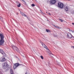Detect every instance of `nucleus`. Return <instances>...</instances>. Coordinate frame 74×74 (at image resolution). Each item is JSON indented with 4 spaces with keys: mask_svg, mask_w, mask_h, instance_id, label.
I'll return each mask as SVG.
<instances>
[{
    "mask_svg": "<svg viewBox=\"0 0 74 74\" xmlns=\"http://www.w3.org/2000/svg\"><path fill=\"white\" fill-rule=\"evenodd\" d=\"M0 45H3V44L4 42V34L2 33L0 34Z\"/></svg>",
    "mask_w": 74,
    "mask_h": 74,
    "instance_id": "obj_1",
    "label": "nucleus"
},
{
    "mask_svg": "<svg viewBox=\"0 0 74 74\" xmlns=\"http://www.w3.org/2000/svg\"><path fill=\"white\" fill-rule=\"evenodd\" d=\"M2 68L3 69H5L6 68H8L9 67V65H8L7 63L5 62L2 64Z\"/></svg>",
    "mask_w": 74,
    "mask_h": 74,
    "instance_id": "obj_2",
    "label": "nucleus"
},
{
    "mask_svg": "<svg viewBox=\"0 0 74 74\" xmlns=\"http://www.w3.org/2000/svg\"><path fill=\"white\" fill-rule=\"evenodd\" d=\"M64 5L61 2H59L58 3V7L60 8H63Z\"/></svg>",
    "mask_w": 74,
    "mask_h": 74,
    "instance_id": "obj_3",
    "label": "nucleus"
},
{
    "mask_svg": "<svg viewBox=\"0 0 74 74\" xmlns=\"http://www.w3.org/2000/svg\"><path fill=\"white\" fill-rule=\"evenodd\" d=\"M56 0H51L50 1V3L51 5H55L56 3Z\"/></svg>",
    "mask_w": 74,
    "mask_h": 74,
    "instance_id": "obj_4",
    "label": "nucleus"
},
{
    "mask_svg": "<svg viewBox=\"0 0 74 74\" xmlns=\"http://www.w3.org/2000/svg\"><path fill=\"white\" fill-rule=\"evenodd\" d=\"M67 36L69 38H72L73 39H74V37L73 36L72 34H71L70 33H69L67 34Z\"/></svg>",
    "mask_w": 74,
    "mask_h": 74,
    "instance_id": "obj_5",
    "label": "nucleus"
},
{
    "mask_svg": "<svg viewBox=\"0 0 74 74\" xmlns=\"http://www.w3.org/2000/svg\"><path fill=\"white\" fill-rule=\"evenodd\" d=\"M20 64L19 63H16L14 64L13 68L14 69H16L17 68V67L19 66Z\"/></svg>",
    "mask_w": 74,
    "mask_h": 74,
    "instance_id": "obj_6",
    "label": "nucleus"
},
{
    "mask_svg": "<svg viewBox=\"0 0 74 74\" xmlns=\"http://www.w3.org/2000/svg\"><path fill=\"white\" fill-rule=\"evenodd\" d=\"M0 52L1 53V54H3L4 56H5V53H4L3 50L2 49H1Z\"/></svg>",
    "mask_w": 74,
    "mask_h": 74,
    "instance_id": "obj_7",
    "label": "nucleus"
},
{
    "mask_svg": "<svg viewBox=\"0 0 74 74\" xmlns=\"http://www.w3.org/2000/svg\"><path fill=\"white\" fill-rule=\"evenodd\" d=\"M10 74H14V71L12 69V68H10Z\"/></svg>",
    "mask_w": 74,
    "mask_h": 74,
    "instance_id": "obj_8",
    "label": "nucleus"
},
{
    "mask_svg": "<svg viewBox=\"0 0 74 74\" xmlns=\"http://www.w3.org/2000/svg\"><path fill=\"white\" fill-rule=\"evenodd\" d=\"M65 10L66 11H68V8L67 7V6H66L65 8Z\"/></svg>",
    "mask_w": 74,
    "mask_h": 74,
    "instance_id": "obj_9",
    "label": "nucleus"
},
{
    "mask_svg": "<svg viewBox=\"0 0 74 74\" xmlns=\"http://www.w3.org/2000/svg\"><path fill=\"white\" fill-rule=\"evenodd\" d=\"M42 45L43 47H44V48H46V47H47V46H46V45H45V44L43 43H42Z\"/></svg>",
    "mask_w": 74,
    "mask_h": 74,
    "instance_id": "obj_10",
    "label": "nucleus"
},
{
    "mask_svg": "<svg viewBox=\"0 0 74 74\" xmlns=\"http://www.w3.org/2000/svg\"><path fill=\"white\" fill-rule=\"evenodd\" d=\"M6 60H5V58H4V57H3L2 60V62H4V61H5Z\"/></svg>",
    "mask_w": 74,
    "mask_h": 74,
    "instance_id": "obj_11",
    "label": "nucleus"
},
{
    "mask_svg": "<svg viewBox=\"0 0 74 74\" xmlns=\"http://www.w3.org/2000/svg\"><path fill=\"white\" fill-rule=\"evenodd\" d=\"M46 31L47 33H48V32H50V31H49L48 29H46Z\"/></svg>",
    "mask_w": 74,
    "mask_h": 74,
    "instance_id": "obj_12",
    "label": "nucleus"
},
{
    "mask_svg": "<svg viewBox=\"0 0 74 74\" xmlns=\"http://www.w3.org/2000/svg\"><path fill=\"white\" fill-rule=\"evenodd\" d=\"M55 27H56L57 28H58V29H59V28H60V27H59L58 26H55L54 25Z\"/></svg>",
    "mask_w": 74,
    "mask_h": 74,
    "instance_id": "obj_13",
    "label": "nucleus"
},
{
    "mask_svg": "<svg viewBox=\"0 0 74 74\" xmlns=\"http://www.w3.org/2000/svg\"><path fill=\"white\" fill-rule=\"evenodd\" d=\"M18 7H21V3H19L18 5H17Z\"/></svg>",
    "mask_w": 74,
    "mask_h": 74,
    "instance_id": "obj_14",
    "label": "nucleus"
},
{
    "mask_svg": "<svg viewBox=\"0 0 74 74\" xmlns=\"http://www.w3.org/2000/svg\"><path fill=\"white\" fill-rule=\"evenodd\" d=\"M15 48L16 49V50L17 51H18V48L17 47H15Z\"/></svg>",
    "mask_w": 74,
    "mask_h": 74,
    "instance_id": "obj_15",
    "label": "nucleus"
},
{
    "mask_svg": "<svg viewBox=\"0 0 74 74\" xmlns=\"http://www.w3.org/2000/svg\"><path fill=\"white\" fill-rule=\"evenodd\" d=\"M59 19L60 21H61V22H63V20L61 19Z\"/></svg>",
    "mask_w": 74,
    "mask_h": 74,
    "instance_id": "obj_16",
    "label": "nucleus"
},
{
    "mask_svg": "<svg viewBox=\"0 0 74 74\" xmlns=\"http://www.w3.org/2000/svg\"><path fill=\"white\" fill-rule=\"evenodd\" d=\"M40 58H41V59H44V57H43V56H41Z\"/></svg>",
    "mask_w": 74,
    "mask_h": 74,
    "instance_id": "obj_17",
    "label": "nucleus"
},
{
    "mask_svg": "<svg viewBox=\"0 0 74 74\" xmlns=\"http://www.w3.org/2000/svg\"><path fill=\"white\" fill-rule=\"evenodd\" d=\"M32 7H34V6H35V5H34V4H32Z\"/></svg>",
    "mask_w": 74,
    "mask_h": 74,
    "instance_id": "obj_18",
    "label": "nucleus"
},
{
    "mask_svg": "<svg viewBox=\"0 0 74 74\" xmlns=\"http://www.w3.org/2000/svg\"><path fill=\"white\" fill-rule=\"evenodd\" d=\"M21 14H22V16H24V15L25 14H24V13H21Z\"/></svg>",
    "mask_w": 74,
    "mask_h": 74,
    "instance_id": "obj_19",
    "label": "nucleus"
},
{
    "mask_svg": "<svg viewBox=\"0 0 74 74\" xmlns=\"http://www.w3.org/2000/svg\"><path fill=\"white\" fill-rule=\"evenodd\" d=\"M24 16H25V17H26V16H26V14H24Z\"/></svg>",
    "mask_w": 74,
    "mask_h": 74,
    "instance_id": "obj_20",
    "label": "nucleus"
},
{
    "mask_svg": "<svg viewBox=\"0 0 74 74\" xmlns=\"http://www.w3.org/2000/svg\"><path fill=\"white\" fill-rule=\"evenodd\" d=\"M16 3H17V4H18V3H19L18 2H16Z\"/></svg>",
    "mask_w": 74,
    "mask_h": 74,
    "instance_id": "obj_21",
    "label": "nucleus"
},
{
    "mask_svg": "<svg viewBox=\"0 0 74 74\" xmlns=\"http://www.w3.org/2000/svg\"><path fill=\"white\" fill-rule=\"evenodd\" d=\"M72 32L73 33H74V31H72Z\"/></svg>",
    "mask_w": 74,
    "mask_h": 74,
    "instance_id": "obj_22",
    "label": "nucleus"
},
{
    "mask_svg": "<svg viewBox=\"0 0 74 74\" xmlns=\"http://www.w3.org/2000/svg\"><path fill=\"white\" fill-rule=\"evenodd\" d=\"M72 47L73 48V49H74V46H72Z\"/></svg>",
    "mask_w": 74,
    "mask_h": 74,
    "instance_id": "obj_23",
    "label": "nucleus"
},
{
    "mask_svg": "<svg viewBox=\"0 0 74 74\" xmlns=\"http://www.w3.org/2000/svg\"><path fill=\"white\" fill-rule=\"evenodd\" d=\"M72 24H73V25H74V23H72Z\"/></svg>",
    "mask_w": 74,
    "mask_h": 74,
    "instance_id": "obj_24",
    "label": "nucleus"
},
{
    "mask_svg": "<svg viewBox=\"0 0 74 74\" xmlns=\"http://www.w3.org/2000/svg\"><path fill=\"white\" fill-rule=\"evenodd\" d=\"M49 15H51V14H50V13H49Z\"/></svg>",
    "mask_w": 74,
    "mask_h": 74,
    "instance_id": "obj_25",
    "label": "nucleus"
},
{
    "mask_svg": "<svg viewBox=\"0 0 74 74\" xmlns=\"http://www.w3.org/2000/svg\"><path fill=\"white\" fill-rule=\"evenodd\" d=\"M20 13L22 14V12H21Z\"/></svg>",
    "mask_w": 74,
    "mask_h": 74,
    "instance_id": "obj_26",
    "label": "nucleus"
},
{
    "mask_svg": "<svg viewBox=\"0 0 74 74\" xmlns=\"http://www.w3.org/2000/svg\"><path fill=\"white\" fill-rule=\"evenodd\" d=\"M1 74H3V73H1Z\"/></svg>",
    "mask_w": 74,
    "mask_h": 74,
    "instance_id": "obj_27",
    "label": "nucleus"
},
{
    "mask_svg": "<svg viewBox=\"0 0 74 74\" xmlns=\"http://www.w3.org/2000/svg\"><path fill=\"white\" fill-rule=\"evenodd\" d=\"M70 31H71V30H70Z\"/></svg>",
    "mask_w": 74,
    "mask_h": 74,
    "instance_id": "obj_28",
    "label": "nucleus"
},
{
    "mask_svg": "<svg viewBox=\"0 0 74 74\" xmlns=\"http://www.w3.org/2000/svg\"><path fill=\"white\" fill-rule=\"evenodd\" d=\"M22 1H24L23 0H22Z\"/></svg>",
    "mask_w": 74,
    "mask_h": 74,
    "instance_id": "obj_29",
    "label": "nucleus"
},
{
    "mask_svg": "<svg viewBox=\"0 0 74 74\" xmlns=\"http://www.w3.org/2000/svg\"><path fill=\"white\" fill-rule=\"evenodd\" d=\"M36 1V0H35Z\"/></svg>",
    "mask_w": 74,
    "mask_h": 74,
    "instance_id": "obj_30",
    "label": "nucleus"
}]
</instances>
